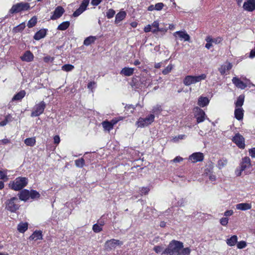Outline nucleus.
Segmentation results:
<instances>
[{
    "mask_svg": "<svg viewBox=\"0 0 255 255\" xmlns=\"http://www.w3.org/2000/svg\"><path fill=\"white\" fill-rule=\"evenodd\" d=\"M92 229L95 233H98L102 231V227L98 224H95L93 226Z\"/></svg>",
    "mask_w": 255,
    "mask_h": 255,
    "instance_id": "nucleus-42",
    "label": "nucleus"
},
{
    "mask_svg": "<svg viewBox=\"0 0 255 255\" xmlns=\"http://www.w3.org/2000/svg\"><path fill=\"white\" fill-rule=\"evenodd\" d=\"M174 36L175 37H179L180 40L183 39L185 41H189L190 39V37L189 34L185 31H178L174 33Z\"/></svg>",
    "mask_w": 255,
    "mask_h": 255,
    "instance_id": "nucleus-13",
    "label": "nucleus"
},
{
    "mask_svg": "<svg viewBox=\"0 0 255 255\" xmlns=\"http://www.w3.org/2000/svg\"><path fill=\"white\" fill-rule=\"evenodd\" d=\"M232 82L237 87L241 89H244L247 87V84L236 77H233Z\"/></svg>",
    "mask_w": 255,
    "mask_h": 255,
    "instance_id": "nucleus-15",
    "label": "nucleus"
},
{
    "mask_svg": "<svg viewBox=\"0 0 255 255\" xmlns=\"http://www.w3.org/2000/svg\"><path fill=\"white\" fill-rule=\"evenodd\" d=\"M134 72V68L125 67L121 71L120 74L125 76H130L132 75Z\"/></svg>",
    "mask_w": 255,
    "mask_h": 255,
    "instance_id": "nucleus-19",
    "label": "nucleus"
},
{
    "mask_svg": "<svg viewBox=\"0 0 255 255\" xmlns=\"http://www.w3.org/2000/svg\"><path fill=\"white\" fill-rule=\"evenodd\" d=\"M247 246V243L245 241H240L237 243V248L240 249H244Z\"/></svg>",
    "mask_w": 255,
    "mask_h": 255,
    "instance_id": "nucleus-45",
    "label": "nucleus"
},
{
    "mask_svg": "<svg viewBox=\"0 0 255 255\" xmlns=\"http://www.w3.org/2000/svg\"><path fill=\"white\" fill-rule=\"evenodd\" d=\"M34 58L33 54L30 51H27L24 55L21 57L22 61L26 62H30L33 60Z\"/></svg>",
    "mask_w": 255,
    "mask_h": 255,
    "instance_id": "nucleus-18",
    "label": "nucleus"
},
{
    "mask_svg": "<svg viewBox=\"0 0 255 255\" xmlns=\"http://www.w3.org/2000/svg\"><path fill=\"white\" fill-rule=\"evenodd\" d=\"M189 159L193 163L202 161L204 159V155L201 152H195L189 156Z\"/></svg>",
    "mask_w": 255,
    "mask_h": 255,
    "instance_id": "nucleus-11",
    "label": "nucleus"
},
{
    "mask_svg": "<svg viewBox=\"0 0 255 255\" xmlns=\"http://www.w3.org/2000/svg\"><path fill=\"white\" fill-rule=\"evenodd\" d=\"M191 252V250L189 248H184L181 252H179L178 255H189Z\"/></svg>",
    "mask_w": 255,
    "mask_h": 255,
    "instance_id": "nucleus-44",
    "label": "nucleus"
},
{
    "mask_svg": "<svg viewBox=\"0 0 255 255\" xmlns=\"http://www.w3.org/2000/svg\"><path fill=\"white\" fill-rule=\"evenodd\" d=\"M123 244V243L120 240L115 239H111L107 241L105 244V248L107 250H112L115 249L117 246H121Z\"/></svg>",
    "mask_w": 255,
    "mask_h": 255,
    "instance_id": "nucleus-8",
    "label": "nucleus"
},
{
    "mask_svg": "<svg viewBox=\"0 0 255 255\" xmlns=\"http://www.w3.org/2000/svg\"><path fill=\"white\" fill-rule=\"evenodd\" d=\"M236 206L237 209L242 211L249 210L252 208L251 205L247 203H242L238 204L236 205Z\"/></svg>",
    "mask_w": 255,
    "mask_h": 255,
    "instance_id": "nucleus-20",
    "label": "nucleus"
},
{
    "mask_svg": "<svg viewBox=\"0 0 255 255\" xmlns=\"http://www.w3.org/2000/svg\"><path fill=\"white\" fill-rule=\"evenodd\" d=\"M40 196V194L36 190H31L29 191V198L32 199H38Z\"/></svg>",
    "mask_w": 255,
    "mask_h": 255,
    "instance_id": "nucleus-35",
    "label": "nucleus"
},
{
    "mask_svg": "<svg viewBox=\"0 0 255 255\" xmlns=\"http://www.w3.org/2000/svg\"><path fill=\"white\" fill-rule=\"evenodd\" d=\"M251 165V160L249 157H245L242 159V161L241 163L240 168L241 171L245 170L246 168L250 167Z\"/></svg>",
    "mask_w": 255,
    "mask_h": 255,
    "instance_id": "nucleus-16",
    "label": "nucleus"
},
{
    "mask_svg": "<svg viewBox=\"0 0 255 255\" xmlns=\"http://www.w3.org/2000/svg\"><path fill=\"white\" fill-rule=\"evenodd\" d=\"M37 22V19L36 17H32V18L29 20L27 26L28 27H32L34 26Z\"/></svg>",
    "mask_w": 255,
    "mask_h": 255,
    "instance_id": "nucleus-37",
    "label": "nucleus"
},
{
    "mask_svg": "<svg viewBox=\"0 0 255 255\" xmlns=\"http://www.w3.org/2000/svg\"><path fill=\"white\" fill-rule=\"evenodd\" d=\"M46 34V30L45 29H40L35 34L33 38L36 40H39L44 38Z\"/></svg>",
    "mask_w": 255,
    "mask_h": 255,
    "instance_id": "nucleus-21",
    "label": "nucleus"
},
{
    "mask_svg": "<svg viewBox=\"0 0 255 255\" xmlns=\"http://www.w3.org/2000/svg\"><path fill=\"white\" fill-rule=\"evenodd\" d=\"M27 229L28 224L27 223H20L17 226V230L20 233H24Z\"/></svg>",
    "mask_w": 255,
    "mask_h": 255,
    "instance_id": "nucleus-28",
    "label": "nucleus"
},
{
    "mask_svg": "<svg viewBox=\"0 0 255 255\" xmlns=\"http://www.w3.org/2000/svg\"><path fill=\"white\" fill-rule=\"evenodd\" d=\"M155 116L154 114H150L145 118H140L136 122L138 127L143 128L147 127L153 122Z\"/></svg>",
    "mask_w": 255,
    "mask_h": 255,
    "instance_id": "nucleus-6",
    "label": "nucleus"
},
{
    "mask_svg": "<svg viewBox=\"0 0 255 255\" xmlns=\"http://www.w3.org/2000/svg\"><path fill=\"white\" fill-rule=\"evenodd\" d=\"M123 17H116L115 22L118 24L123 19Z\"/></svg>",
    "mask_w": 255,
    "mask_h": 255,
    "instance_id": "nucleus-64",
    "label": "nucleus"
},
{
    "mask_svg": "<svg viewBox=\"0 0 255 255\" xmlns=\"http://www.w3.org/2000/svg\"><path fill=\"white\" fill-rule=\"evenodd\" d=\"M226 70V65H222L221 67L219 69V71H220L221 75H224Z\"/></svg>",
    "mask_w": 255,
    "mask_h": 255,
    "instance_id": "nucleus-51",
    "label": "nucleus"
},
{
    "mask_svg": "<svg viewBox=\"0 0 255 255\" xmlns=\"http://www.w3.org/2000/svg\"><path fill=\"white\" fill-rule=\"evenodd\" d=\"M25 27V24L24 23H21L19 25H17V26L13 28V30L15 32H19L21 31H22Z\"/></svg>",
    "mask_w": 255,
    "mask_h": 255,
    "instance_id": "nucleus-40",
    "label": "nucleus"
},
{
    "mask_svg": "<svg viewBox=\"0 0 255 255\" xmlns=\"http://www.w3.org/2000/svg\"><path fill=\"white\" fill-rule=\"evenodd\" d=\"M244 8L248 11L255 10V0H248L243 4Z\"/></svg>",
    "mask_w": 255,
    "mask_h": 255,
    "instance_id": "nucleus-12",
    "label": "nucleus"
},
{
    "mask_svg": "<svg viewBox=\"0 0 255 255\" xmlns=\"http://www.w3.org/2000/svg\"><path fill=\"white\" fill-rule=\"evenodd\" d=\"M183 248V243L173 240L170 242L167 248L162 252V255H178L179 252Z\"/></svg>",
    "mask_w": 255,
    "mask_h": 255,
    "instance_id": "nucleus-1",
    "label": "nucleus"
},
{
    "mask_svg": "<svg viewBox=\"0 0 255 255\" xmlns=\"http://www.w3.org/2000/svg\"><path fill=\"white\" fill-rule=\"evenodd\" d=\"M17 195L19 200L25 202L29 199V191L27 189H23L20 191Z\"/></svg>",
    "mask_w": 255,
    "mask_h": 255,
    "instance_id": "nucleus-14",
    "label": "nucleus"
},
{
    "mask_svg": "<svg viewBox=\"0 0 255 255\" xmlns=\"http://www.w3.org/2000/svg\"><path fill=\"white\" fill-rule=\"evenodd\" d=\"M70 26V22L66 21L62 22L57 27V29L59 30H65L67 29Z\"/></svg>",
    "mask_w": 255,
    "mask_h": 255,
    "instance_id": "nucleus-31",
    "label": "nucleus"
},
{
    "mask_svg": "<svg viewBox=\"0 0 255 255\" xmlns=\"http://www.w3.org/2000/svg\"><path fill=\"white\" fill-rule=\"evenodd\" d=\"M197 123L203 122L206 117V114L205 112L201 109H199L198 112L195 115Z\"/></svg>",
    "mask_w": 255,
    "mask_h": 255,
    "instance_id": "nucleus-17",
    "label": "nucleus"
},
{
    "mask_svg": "<svg viewBox=\"0 0 255 255\" xmlns=\"http://www.w3.org/2000/svg\"><path fill=\"white\" fill-rule=\"evenodd\" d=\"M27 183L28 179L27 178L19 177L16 178L14 181L10 182L9 186L15 191H19L26 186Z\"/></svg>",
    "mask_w": 255,
    "mask_h": 255,
    "instance_id": "nucleus-3",
    "label": "nucleus"
},
{
    "mask_svg": "<svg viewBox=\"0 0 255 255\" xmlns=\"http://www.w3.org/2000/svg\"><path fill=\"white\" fill-rule=\"evenodd\" d=\"M162 247L159 246H156L153 248V251L157 254L160 253L162 251Z\"/></svg>",
    "mask_w": 255,
    "mask_h": 255,
    "instance_id": "nucleus-50",
    "label": "nucleus"
},
{
    "mask_svg": "<svg viewBox=\"0 0 255 255\" xmlns=\"http://www.w3.org/2000/svg\"><path fill=\"white\" fill-rule=\"evenodd\" d=\"M149 191V189L147 187H142L141 190L142 193L147 194Z\"/></svg>",
    "mask_w": 255,
    "mask_h": 255,
    "instance_id": "nucleus-60",
    "label": "nucleus"
},
{
    "mask_svg": "<svg viewBox=\"0 0 255 255\" xmlns=\"http://www.w3.org/2000/svg\"><path fill=\"white\" fill-rule=\"evenodd\" d=\"M7 119H8V117L7 116L5 117V119L3 121L0 122V126H5L7 124V123H8Z\"/></svg>",
    "mask_w": 255,
    "mask_h": 255,
    "instance_id": "nucleus-56",
    "label": "nucleus"
},
{
    "mask_svg": "<svg viewBox=\"0 0 255 255\" xmlns=\"http://www.w3.org/2000/svg\"><path fill=\"white\" fill-rule=\"evenodd\" d=\"M46 105L43 101H41L37 104H36L31 114V117H35L40 116L43 113L44 110L46 108Z\"/></svg>",
    "mask_w": 255,
    "mask_h": 255,
    "instance_id": "nucleus-7",
    "label": "nucleus"
},
{
    "mask_svg": "<svg viewBox=\"0 0 255 255\" xmlns=\"http://www.w3.org/2000/svg\"><path fill=\"white\" fill-rule=\"evenodd\" d=\"M183 160V158L180 156H177L174 159L173 161L174 162H179L182 161Z\"/></svg>",
    "mask_w": 255,
    "mask_h": 255,
    "instance_id": "nucleus-62",
    "label": "nucleus"
},
{
    "mask_svg": "<svg viewBox=\"0 0 255 255\" xmlns=\"http://www.w3.org/2000/svg\"><path fill=\"white\" fill-rule=\"evenodd\" d=\"M42 232L40 231H35L29 238L30 240H41L42 238Z\"/></svg>",
    "mask_w": 255,
    "mask_h": 255,
    "instance_id": "nucleus-22",
    "label": "nucleus"
},
{
    "mask_svg": "<svg viewBox=\"0 0 255 255\" xmlns=\"http://www.w3.org/2000/svg\"><path fill=\"white\" fill-rule=\"evenodd\" d=\"M227 161L226 159H222L218 161V166L219 169H221L224 167L227 164Z\"/></svg>",
    "mask_w": 255,
    "mask_h": 255,
    "instance_id": "nucleus-41",
    "label": "nucleus"
},
{
    "mask_svg": "<svg viewBox=\"0 0 255 255\" xmlns=\"http://www.w3.org/2000/svg\"><path fill=\"white\" fill-rule=\"evenodd\" d=\"M53 58L49 56H47L44 58V61L45 62H48L49 61L52 62L53 61Z\"/></svg>",
    "mask_w": 255,
    "mask_h": 255,
    "instance_id": "nucleus-54",
    "label": "nucleus"
},
{
    "mask_svg": "<svg viewBox=\"0 0 255 255\" xmlns=\"http://www.w3.org/2000/svg\"><path fill=\"white\" fill-rule=\"evenodd\" d=\"M90 0H83L79 7L75 10L72 16H79L87 8L89 5Z\"/></svg>",
    "mask_w": 255,
    "mask_h": 255,
    "instance_id": "nucleus-10",
    "label": "nucleus"
},
{
    "mask_svg": "<svg viewBox=\"0 0 255 255\" xmlns=\"http://www.w3.org/2000/svg\"><path fill=\"white\" fill-rule=\"evenodd\" d=\"M122 119H123V118H121V117L119 118H115L109 122L112 125V126L114 127V126L115 125H116L119 121H120V120H121Z\"/></svg>",
    "mask_w": 255,
    "mask_h": 255,
    "instance_id": "nucleus-48",
    "label": "nucleus"
},
{
    "mask_svg": "<svg viewBox=\"0 0 255 255\" xmlns=\"http://www.w3.org/2000/svg\"><path fill=\"white\" fill-rule=\"evenodd\" d=\"M153 28H152V26L150 24H148L146 26H145L144 28V31L145 32H149V31H152V30L153 29Z\"/></svg>",
    "mask_w": 255,
    "mask_h": 255,
    "instance_id": "nucleus-53",
    "label": "nucleus"
},
{
    "mask_svg": "<svg viewBox=\"0 0 255 255\" xmlns=\"http://www.w3.org/2000/svg\"><path fill=\"white\" fill-rule=\"evenodd\" d=\"M31 8L30 3L26 2H20L13 4L9 9V13L12 14L21 13L29 11Z\"/></svg>",
    "mask_w": 255,
    "mask_h": 255,
    "instance_id": "nucleus-2",
    "label": "nucleus"
},
{
    "mask_svg": "<svg viewBox=\"0 0 255 255\" xmlns=\"http://www.w3.org/2000/svg\"><path fill=\"white\" fill-rule=\"evenodd\" d=\"M60 141V137L59 135H56L54 137V142L55 144H58Z\"/></svg>",
    "mask_w": 255,
    "mask_h": 255,
    "instance_id": "nucleus-57",
    "label": "nucleus"
},
{
    "mask_svg": "<svg viewBox=\"0 0 255 255\" xmlns=\"http://www.w3.org/2000/svg\"><path fill=\"white\" fill-rule=\"evenodd\" d=\"M173 68V66L171 64L168 65L165 69H164L162 73L164 75H167L171 72Z\"/></svg>",
    "mask_w": 255,
    "mask_h": 255,
    "instance_id": "nucleus-43",
    "label": "nucleus"
},
{
    "mask_svg": "<svg viewBox=\"0 0 255 255\" xmlns=\"http://www.w3.org/2000/svg\"><path fill=\"white\" fill-rule=\"evenodd\" d=\"M234 213V212L233 210H227L225 213H224V216H231L232 215H233Z\"/></svg>",
    "mask_w": 255,
    "mask_h": 255,
    "instance_id": "nucleus-59",
    "label": "nucleus"
},
{
    "mask_svg": "<svg viewBox=\"0 0 255 255\" xmlns=\"http://www.w3.org/2000/svg\"><path fill=\"white\" fill-rule=\"evenodd\" d=\"M65 12V10L61 6H58L55 9L52 16H62Z\"/></svg>",
    "mask_w": 255,
    "mask_h": 255,
    "instance_id": "nucleus-26",
    "label": "nucleus"
},
{
    "mask_svg": "<svg viewBox=\"0 0 255 255\" xmlns=\"http://www.w3.org/2000/svg\"><path fill=\"white\" fill-rule=\"evenodd\" d=\"M209 102V99L207 97H200L198 100V104L202 107L207 106Z\"/></svg>",
    "mask_w": 255,
    "mask_h": 255,
    "instance_id": "nucleus-25",
    "label": "nucleus"
},
{
    "mask_svg": "<svg viewBox=\"0 0 255 255\" xmlns=\"http://www.w3.org/2000/svg\"><path fill=\"white\" fill-rule=\"evenodd\" d=\"M152 28L153 29H158L159 27V23L157 21H155L153 22V23L151 25Z\"/></svg>",
    "mask_w": 255,
    "mask_h": 255,
    "instance_id": "nucleus-55",
    "label": "nucleus"
},
{
    "mask_svg": "<svg viewBox=\"0 0 255 255\" xmlns=\"http://www.w3.org/2000/svg\"><path fill=\"white\" fill-rule=\"evenodd\" d=\"M238 238L236 235L232 236L230 238L228 239L226 241L227 245L229 246H234L237 243Z\"/></svg>",
    "mask_w": 255,
    "mask_h": 255,
    "instance_id": "nucleus-24",
    "label": "nucleus"
},
{
    "mask_svg": "<svg viewBox=\"0 0 255 255\" xmlns=\"http://www.w3.org/2000/svg\"><path fill=\"white\" fill-rule=\"evenodd\" d=\"M185 135L181 134L179 135L177 137H175L174 139L175 141H177L179 139H183L185 138Z\"/></svg>",
    "mask_w": 255,
    "mask_h": 255,
    "instance_id": "nucleus-63",
    "label": "nucleus"
},
{
    "mask_svg": "<svg viewBox=\"0 0 255 255\" xmlns=\"http://www.w3.org/2000/svg\"><path fill=\"white\" fill-rule=\"evenodd\" d=\"M167 30H168L167 28L159 27L158 28V29H153L152 30V32L153 33H155V32H156L157 31H161V32H165L167 31Z\"/></svg>",
    "mask_w": 255,
    "mask_h": 255,
    "instance_id": "nucleus-46",
    "label": "nucleus"
},
{
    "mask_svg": "<svg viewBox=\"0 0 255 255\" xmlns=\"http://www.w3.org/2000/svg\"><path fill=\"white\" fill-rule=\"evenodd\" d=\"M115 11L113 9H110L107 13V16H114L115 14Z\"/></svg>",
    "mask_w": 255,
    "mask_h": 255,
    "instance_id": "nucleus-61",
    "label": "nucleus"
},
{
    "mask_svg": "<svg viewBox=\"0 0 255 255\" xmlns=\"http://www.w3.org/2000/svg\"><path fill=\"white\" fill-rule=\"evenodd\" d=\"M103 0H92L91 4L93 6H97L99 5Z\"/></svg>",
    "mask_w": 255,
    "mask_h": 255,
    "instance_id": "nucleus-52",
    "label": "nucleus"
},
{
    "mask_svg": "<svg viewBox=\"0 0 255 255\" xmlns=\"http://www.w3.org/2000/svg\"><path fill=\"white\" fill-rule=\"evenodd\" d=\"M250 155L254 158H255V148H253L249 150Z\"/></svg>",
    "mask_w": 255,
    "mask_h": 255,
    "instance_id": "nucleus-58",
    "label": "nucleus"
},
{
    "mask_svg": "<svg viewBox=\"0 0 255 255\" xmlns=\"http://www.w3.org/2000/svg\"><path fill=\"white\" fill-rule=\"evenodd\" d=\"M233 141L240 148L244 149L245 147L244 137L238 133L233 137Z\"/></svg>",
    "mask_w": 255,
    "mask_h": 255,
    "instance_id": "nucleus-9",
    "label": "nucleus"
},
{
    "mask_svg": "<svg viewBox=\"0 0 255 255\" xmlns=\"http://www.w3.org/2000/svg\"><path fill=\"white\" fill-rule=\"evenodd\" d=\"M19 199L17 197H12L5 202V209L10 212L14 213L19 208Z\"/></svg>",
    "mask_w": 255,
    "mask_h": 255,
    "instance_id": "nucleus-4",
    "label": "nucleus"
},
{
    "mask_svg": "<svg viewBox=\"0 0 255 255\" xmlns=\"http://www.w3.org/2000/svg\"><path fill=\"white\" fill-rule=\"evenodd\" d=\"M162 108L160 105H156L152 109V113L153 114L158 115L162 111Z\"/></svg>",
    "mask_w": 255,
    "mask_h": 255,
    "instance_id": "nucleus-39",
    "label": "nucleus"
},
{
    "mask_svg": "<svg viewBox=\"0 0 255 255\" xmlns=\"http://www.w3.org/2000/svg\"><path fill=\"white\" fill-rule=\"evenodd\" d=\"M102 125L104 129L109 131L112 130L114 127L110 122L107 120L103 122Z\"/></svg>",
    "mask_w": 255,
    "mask_h": 255,
    "instance_id": "nucleus-30",
    "label": "nucleus"
},
{
    "mask_svg": "<svg viewBox=\"0 0 255 255\" xmlns=\"http://www.w3.org/2000/svg\"><path fill=\"white\" fill-rule=\"evenodd\" d=\"M206 41L207 42H212L215 44H218L222 41V39L220 37H218L216 38H212L211 36H209L206 37Z\"/></svg>",
    "mask_w": 255,
    "mask_h": 255,
    "instance_id": "nucleus-32",
    "label": "nucleus"
},
{
    "mask_svg": "<svg viewBox=\"0 0 255 255\" xmlns=\"http://www.w3.org/2000/svg\"><path fill=\"white\" fill-rule=\"evenodd\" d=\"M164 4L162 2H158L154 5L155 9L160 10L163 7Z\"/></svg>",
    "mask_w": 255,
    "mask_h": 255,
    "instance_id": "nucleus-47",
    "label": "nucleus"
},
{
    "mask_svg": "<svg viewBox=\"0 0 255 255\" xmlns=\"http://www.w3.org/2000/svg\"><path fill=\"white\" fill-rule=\"evenodd\" d=\"M75 165L77 167H82L85 163V160L83 158L75 160Z\"/></svg>",
    "mask_w": 255,
    "mask_h": 255,
    "instance_id": "nucleus-38",
    "label": "nucleus"
},
{
    "mask_svg": "<svg viewBox=\"0 0 255 255\" xmlns=\"http://www.w3.org/2000/svg\"><path fill=\"white\" fill-rule=\"evenodd\" d=\"M74 68V66L71 64H65L62 66V70L66 72L72 71Z\"/></svg>",
    "mask_w": 255,
    "mask_h": 255,
    "instance_id": "nucleus-36",
    "label": "nucleus"
},
{
    "mask_svg": "<svg viewBox=\"0 0 255 255\" xmlns=\"http://www.w3.org/2000/svg\"><path fill=\"white\" fill-rule=\"evenodd\" d=\"M244 110L242 108H237L235 110V117L238 120H241L243 119Z\"/></svg>",
    "mask_w": 255,
    "mask_h": 255,
    "instance_id": "nucleus-23",
    "label": "nucleus"
},
{
    "mask_svg": "<svg viewBox=\"0 0 255 255\" xmlns=\"http://www.w3.org/2000/svg\"><path fill=\"white\" fill-rule=\"evenodd\" d=\"M25 95V92L24 90H21L19 92L15 94L12 98V101H20L21 100Z\"/></svg>",
    "mask_w": 255,
    "mask_h": 255,
    "instance_id": "nucleus-27",
    "label": "nucleus"
},
{
    "mask_svg": "<svg viewBox=\"0 0 255 255\" xmlns=\"http://www.w3.org/2000/svg\"><path fill=\"white\" fill-rule=\"evenodd\" d=\"M244 99H245V96L244 95H240L235 103L236 107H242L244 104Z\"/></svg>",
    "mask_w": 255,
    "mask_h": 255,
    "instance_id": "nucleus-34",
    "label": "nucleus"
},
{
    "mask_svg": "<svg viewBox=\"0 0 255 255\" xmlns=\"http://www.w3.org/2000/svg\"><path fill=\"white\" fill-rule=\"evenodd\" d=\"M36 143L35 137L27 138L24 140V143L29 146H33Z\"/></svg>",
    "mask_w": 255,
    "mask_h": 255,
    "instance_id": "nucleus-33",
    "label": "nucleus"
},
{
    "mask_svg": "<svg viewBox=\"0 0 255 255\" xmlns=\"http://www.w3.org/2000/svg\"><path fill=\"white\" fill-rule=\"evenodd\" d=\"M206 78V75L205 74H202L199 76L188 75L184 79L183 83L185 85L188 86L191 84H195L203 80H205Z\"/></svg>",
    "mask_w": 255,
    "mask_h": 255,
    "instance_id": "nucleus-5",
    "label": "nucleus"
},
{
    "mask_svg": "<svg viewBox=\"0 0 255 255\" xmlns=\"http://www.w3.org/2000/svg\"><path fill=\"white\" fill-rule=\"evenodd\" d=\"M96 39L97 37L96 36H90L84 40V44L86 46H89L93 43Z\"/></svg>",
    "mask_w": 255,
    "mask_h": 255,
    "instance_id": "nucleus-29",
    "label": "nucleus"
},
{
    "mask_svg": "<svg viewBox=\"0 0 255 255\" xmlns=\"http://www.w3.org/2000/svg\"><path fill=\"white\" fill-rule=\"evenodd\" d=\"M228 218H222L220 219V224L223 226H226L228 223Z\"/></svg>",
    "mask_w": 255,
    "mask_h": 255,
    "instance_id": "nucleus-49",
    "label": "nucleus"
}]
</instances>
